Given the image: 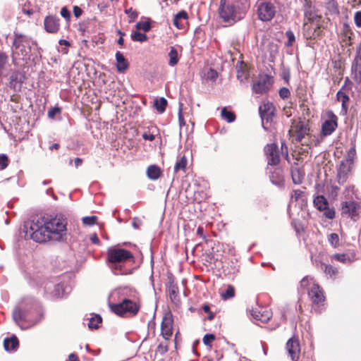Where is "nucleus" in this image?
I'll use <instances>...</instances> for the list:
<instances>
[{
  "mask_svg": "<svg viewBox=\"0 0 361 361\" xmlns=\"http://www.w3.org/2000/svg\"><path fill=\"white\" fill-rule=\"evenodd\" d=\"M67 219L59 214L53 218L35 216L25 221L20 228V235L37 243L49 240L62 242L67 239Z\"/></svg>",
  "mask_w": 361,
  "mask_h": 361,
  "instance_id": "nucleus-1",
  "label": "nucleus"
},
{
  "mask_svg": "<svg viewBox=\"0 0 361 361\" xmlns=\"http://www.w3.org/2000/svg\"><path fill=\"white\" fill-rule=\"evenodd\" d=\"M12 317L15 323L22 329H28L42 320V307L33 298L26 297L13 309Z\"/></svg>",
  "mask_w": 361,
  "mask_h": 361,
  "instance_id": "nucleus-2",
  "label": "nucleus"
},
{
  "mask_svg": "<svg viewBox=\"0 0 361 361\" xmlns=\"http://www.w3.org/2000/svg\"><path fill=\"white\" fill-rule=\"evenodd\" d=\"M106 258V262L109 264V268L114 274L126 275L130 273L124 268L123 264L134 259L130 251L124 248L111 247L107 250Z\"/></svg>",
  "mask_w": 361,
  "mask_h": 361,
  "instance_id": "nucleus-3",
  "label": "nucleus"
},
{
  "mask_svg": "<svg viewBox=\"0 0 361 361\" xmlns=\"http://www.w3.org/2000/svg\"><path fill=\"white\" fill-rule=\"evenodd\" d=\"M34 45H37V43L31 37L17 32H13L12 49L16 51V54L21 56L23 61L30 59L32 47Z\"/></svg>",
  "mask_w": 361,
  "mask_h": 361,
  "instance_id": "nucleus-4",
  "label": "nucleus"
},
{
  "mask_svg": "<svg viewBox=\"0 0 361 361\" xmlns=\"http://www.w3.org/2000/svg\"><path fill=\"white\" fill-rule=\"evenodd\" d=\"M279 5L277 0H257L255 7L258 19L262 22L271 21L279 12Z\"/></svg>",
  "mask_w": 361,
  "mask_h": 361,
  "instance_id": "nucleus-5",
  "label": "nucleus"
},
{
  "mask_svg": "<svg viewBox=\"0 0 361 361\" xmlns=\"http://www.w3.org/2000/svg\"><path fill=\"white\" fill-rule=\"evenodd\" d=\"M218 13L219 18L229 25L240 20L245 16L230 1L220 2Z\"/></svg>",
  "mask_w": 361,
  "mask_h": 361,
  "instance_id": "nucleus-6",
  "label": "nucleus"
},
{
  "mask_svg": "<svg viewBox=\"0 0 361 361\" xmlns=\"http://www.w3.org/2000/svg\"><path fill=\"white\" fill-rule=\"evenodd\" d=\"M109 307L114 313L121 317L126 313H130L135 316L140 310V306L130 299H124L121 302L117 304H110Z\"/></svg>",
  "mask_w": 361,
  "mask_h": 361,
  "instance_id": "nucleus-7",
  "label": "nucleus"
},
{
  "mask_svg": "<svg viewBox=\"0 0 361 361\" xmlns=\"http://www.w3.org/2000/svg\"><path fill=\"white\" fill-rule=\"evenodd\" d=\"M273 78L268 75H260L257 80L252 85V91L256 94L266 93L271 87Z\"/></svg>",
  "mask_w": 361,
  "mask_h": 361,
  "instance_id": "nucleus-8",
  "label": "nucleus"
},
{
  "mask_svg": "<svg viewBox=\"0 0 361 361\" xmlns=\"http://www.w3.org/2000/svg\"><path fill=\"white\" fill-rule=\"evenodd\" d=\"M264 154L269 166H277L280 162L278 145L275 143L267 144L264 147Z\"/></svg>",
  "mask_w": 361,
  "mask_h": 361,
  "instance_id": "nucleus-9",
  "label": "nucleus"
},
{
  "mask_svg": "<svg viewBox=\"0 0 361 361\" xmlns=\"http://www.w3.org/2000/svg\"><path fill=\"white\" fill-rule=\"evenodd\" d=\"M67 288L61 282L49 281L45 284L44 291L54 297L60 298L65 295Z\"/></svg>",
  "mask_w": 361,
  "mask_h": 361,
  "instance_id": "nucleus-10",
  "label": "nucleus"
},
{
  "mask_svg": "<svg viewBox=\"0 0 361 361\" xmlns=\"http://www.w3.org/2000/svg\"><path fill=\"white\" fill-rule=\"evenodd\" d=\"M274 106L270 103L264 104L259 108V112L262 119V125L263 128L266 130H268V128L265 126L264 121H266L267 123L271 122L274 116Z\"/></svg>",
  "mask_w": 361,
  "mask_h": 361,
  "instance_id": "nucleus-11",
  "label": "nucleus"
},
{
  "mask_svg": "<svg viewBox=\"0 0 361 361\" xmlns=\"http://www.w3.org/2000/svg\"><path fill=\"white\" fill-rule=\"evenodd\" d=\"M337 117L332 112L329 119L326 120L322 126V135L323 136L330 135L337 128Z\"/></svg>",
  "mask_w": 361,
  "mask_h": 361,
  "instance_id": "nucleus-12",
  "label": "nucleus"
},
{
  "mask_svg": "<svg viewBox=\"0 0 361 361\" xmlns=\"http://www.w3.org/2000/svg\"><path fill=\"white\" fill-rule=\"evenodd\" d=\"M286 349L293 361H298L300 351L298 340L290 338L286 343Z\"/></svg>",
  "mask_w": 361,
  "mask_h": 361,
  "instance_id": "nucleus-13",
  "label": "nucleus"
},
{
  "mask_svg": "<svg viewBox=\"0 0 361 361\" xmlns=\"http://www.w3.org/2000/svg\"><path fill=\"white\" fill-rule=\"evenodd\" d=\"M45 30L49 33H56L60 27L59 18L55 16H48L44 18Z\"/></svg>",
  "mask_w": 361,
  "mask_h": 361,
  "instance_id": "nucleus-14",
  "label": "nucleus"
},
{
  "mask_svg": "<svg viewBox=\"0 0 361 361\" xmlns=\"http://www.w3.org/2000/svg\"><path fill=\"white\" fill-rule=\"evenodd\" d=\"M308 295L314 305H320L324 301L323 292L318 284H313L308 291Z\"/></svg>",
  "mask_w": 361,
  "mask_h": 361,
  "instance_id": "nucleus-15",
  "label": "nucleus"
},
{
  "mask_svg": "<svg viewBox=\"0 0 361 361\" xmlns=\"http://www.w3.org/2000/svg\"><path fill=\"white\" fill-rule=\"evenodd\" d=\"M269 173V177L271 183L278 187H281L283 185L284 178L283 175V171L280 168H276L274 169H267Z\"/></svg>",
  "mask_w": 361,
  "mask_h": 361,
  "instance_id": "nucleus-16",
  "label": "nucleus"
},
{
  "mask_svg": "<svg viewBox=\"0 0 361 361\" xmlns=\"http://www.w3.org/2000/svg\"><path fill=\"white\" fill-rule=\"evenodd\" d=\"M342 213L351 217L355 216L357 213V204L354 201H345L341 203Z\"/></svg>",
  "mask_w": 361,
  "mask_h": 361,
  "instance_id": "nucleus-17",
  "label": "nucleus"
},
{
  "mask_svg": "<svg viewBox=\"0 0 361 361\" xmlns=\"http://www.w3.org/2000/svg\"><path fill=\"white\" fill-rule=\"evenodd\" d=\"M237 78L240 82L247 80L250 76L247 65L243 61H238L235 66Z\"/></svg>",
  "mask_w": 361,
  "mask_h": 361,
  "instance_id": "nucleus-18",
  "label": "nucleus"
},
{
  "mask_svg": "<svg viewBox=\"0 0 361 361\" xmlns=\"http://www.w3.org/2000/svg\"><path fill=\"white\" fill-rule=\"evenodd\" d=\"M20 73L18 71H13L9 77L8 86L15 92L19 91L21 89V80L20 78Z\"/></svg>",
  "mask_w": 361,
  "mask_h": 361,
  "instance_id": "nucleus-19",
  "label": "nucleus"
},
{
  "mask_svg": "<svg viewBox=\"0 0 361 361\" xmlns=\"http://www.w3.org/2000/svg\"><path fill=\"white\" fill-rule=\"evenodd\" d=\"M161 334L166 340L172 335V320L170 318L164 317L161 325Z\"/></svg>",
  "mask_w": 361,
  "mask_h": 361,
  "instance_id": "nucleus-20",
  "label": "nucleus"
},
{
  "mask_svg": "<svg viewBox=\"0 0 361 361\" xmlns=\"http://www.w3.org/2000/svg\"><path fill=\"white\" fill-rule=\"evenodd\" d=\"M188 18V14L185 11H180L176 13L173 20V24L178 29L184 28L185 23Z\"/></svg>",
  "mask_w": 361,
  "mask_h": 361,
  "instance_id": "nucleus-21",
  "label": "nucleus"
},
{
  "mask_svg": "<svg viewBox=\"0 0 361 361\" xmlns=\"http://www.w3.org/2000/svg\"><path fill=\"white\" fill-rule=\"evenodd\" d=\"M169 298L172 302L177 304L179 302V290L178 286L174 283L173 279H170L168 286Z\"/></svg>",
  "mask_w": 361,
  "mask_h": 361,
  "instance_id": "nucleus-22",
  "label": "nucleus"
},
{
  "mask_svg": "<svg viewBox=\"0 0 361 361\" xmlns=\"http://www.w3.org/2000/svg\"><path fill=\"white\" fill-rule=\"evenodd\" d=\"M290 174L293 183L300 184L302 182L305 172L302 169H300L297 164L291 166Z\"/></svg>",
  "mask_w": 361,
  "mask_h": 361,
  "instance_id": "nucleus-23",
  "label": "nucleus"
},
{
  "mask_svg": "<svg viewBox=\"0 0 361 361\" xmlns=\"http://www.w3.org/2000/svg\"><path fill=\"white\" fill-rule=\"evenodd\" d=\"M116 61V68L118 72H124L129 67L128 60L124 57L121 51H117L115 54Z\"/></svg>",
  "mask_w": 361,
  "mask_h": 361,
  "instance_id": "nucleus-24",
  "label": "nucleus"
},
{
  "mask_svg": "<svg viewBox=\"0 0 361 361\" xmlns=\"http://www.w3.org/2000/svg\"><path fill=\"white\" fill-rule=\"evenodd\" d=\"M251 315L257 320H259L262 322L266 323L267 322L271 317L272 314L270 311L268 310H252L251 312Z\"/></svg>",
  "mask_w": 361,
  "mask_h": 361,
  "instance_id": "nucleus-25",
  "label": "nucleus"
},
{
  "mask_svg": "<svg viewBox=\"0 0 361 361\" xmlns=\"http://www.w3.org/2000/svg\"><path fill=\"white\" fill-rule=\"evenodd\" d=\"M349 168L346 166L344 161L340 164L337 171V179L339 184L343 185L345 183L348 178Z\"/></svg>",
  "mask_w": 361,
  "mask_h": 361,
  "instance_id": "nucleus-26",
  "label": "nucleus"
},
{
  "mask_svg": "<svg viewBox=\"0 0 361 361\" xmlns=\"http://www.w3.org/2000/svg\"><path fill=\"white\" fill-rule=\"evenodd\" d=\"M19 345L18 339L16 336L6 338L4 341V347L6 351L12 352L16 350Z\"/></svg>",
  "mask_w": 361,
  "mask_h": 361,
  "instance_id": "nucleus-27",
  "label": "nucleus"
},
{
  "mask_svg": "<svg viewBox=\"0 0 361 361\" xmlns=\"http://www.w3.org/2000/svg\"><path fill=\"white\" fill-rule=\"evenodd\" d=\"M309 128L303 123L297 125L295 129V141L300 142L306 135H308Z\"/></svg>",
  "mask_w": 361,
  "mask_h": 361,
  "instance_id": "nucleus-28",
  "label": "nucleus"
},
{
  "mask_svg": "<svg viewBox=\"0 0 361 361\" xmlns=\"http://www.w3.org/2000/svg\"><path fill=\"white\" fill-rule=\"evenodd\" d=\"M331 259H336L343 264H348L353 262L355 259V253H343V254H334L331 256Z\"/></svg>",
  "mask_w": 361,
  "mask_h": 361,
  "instance_id": "nucleus-29",
  "label": "nucleus"
},
{
  "mask_svg": "<svg viewBox=\"0 0 361 361\" xmlns=\"http://www.w3.org/2000/svg\"><path fill=\"white\" fill-rule=\"evenodd\" d=\"M314 207L319 211H323L329 206V202L324 195H317L313 200Z\"/></svg>",
  "mask_w": 361,
  "mask_h": 361,
  "instance_id": "nucleus-30",
  "label": "nucleus"
},
{
  "mask_svg": "<svg viewBox=\"0 0 361 361\" xmlns=\"http://www.w3.org/2000/svg\"><path fill=\"white\" fill-rule=\"evenodd\" d=\"M147 177L151 180H157L161 175V169L157 165H150L147 169Z\"/></svg>",
  "mask_w": 361,
  "mask_h": 361,
  "instance_id": "nucleus-31",
  "label": "nucleus"
},
{
  "mask_svg": "<svg viewBox=\"0 0 361 361\" xmlns=\"http://www.w3.org/2000/svg\"><path fill=\"white\" fill-rule=\"evenodd\" d=\"M169 57V66L171 67H173L178 64L179 61L178 52L176 47H171L170 51L168 54Z\"/></svg>",
  "mask_w": 361,
  "mask_h": 361,
  "instance_id": "nucleus-32",
  "label": "nucleus"
},
{
  "mask_svg": "<svg viewBox=\"0 0 361 361\" xmlns=\"http://www.w3.org/2000/svg\"><path fill=\"white\" fill-rule=\"evenodd\" d=\"M230 1L235 6V8L243 12L244 15H245L250 7L249 0H230Z\"/></svg>",
  "mask_w": 361,
  "mask_h": 361,
  "instance_id": "nucleus-33",
  "label": "nucleus"
},
{
  "mask_svg": "<svg viewBox=\"0 0 361 361\" xmlns=\"http://www.w3.org/2000/svg\"><path fill=\"white\" fill-rule=\"evenodd\" d=\"M187 164H188V159H187L186 157L184 155V156L181 157L179 159L177 160V161L174 166V168H173L174 172L178 173L180 171L185 172V169H186Z\"/></svg>",
  "mask_w": 361,
  "mask_h": 361,
  "instance_id": "nucleus-34",
  "label": "nucleus"
},
{
  "mask_svg": "<svg viewBox=\"0 0 361 361\" xmlns=\"http://www.w3.org/2000/svg\"><path fill=\"white\" fill-rule=\"evenodd\" d=\"M321 267L324 270V272L326 275L329 276L331 278H335L338 273V270L337 268L334 267L329 264L322 263Z\"/></svg>",
  "mask_w": 361,
  "mask_h": 361,
  "instance_id": "nucleus-35",
  "label": "nucleus"
},
{
  "mask_svg": "<svg viewBox=\"0 0 361 361\" xmlns=\"http://www.w3.org/2000/svg\"><path fill=\"white\" fill-rule=\"evenodd\" d=\"M102 318L99 314H95L89 319L87 326L90 329H97L99 328V324L102 323Z\"/></svg>",
  "mask_w": 361,
  "mask_h": 361,
  "instance_id": "nucleus-36",
  "label": "nucleus"
},
{
  "mask_svg": "<svg viewBox=\"0 0 361 361\" xmlns=\"http://www.w3.org/2000/svg\"><path fill=\"white\" fill-rule=\"evenodd\" d=\"M130 38L133 41L138 42H144L148 39V37L145 33H142L137 30L132 31Z\"/></svg>",
  "mask_w": 361,
  "mask_h": 361,
  "instance_id": "nucleus-37",
  "label": "nucleus"
},
{
  "mask_svg": "<svg viewBox=\"0 0 361 361\" xmlns=\"http://www.w3.org/2000/svg\"><path fill=\"white\" fill-rule=\"evenodd\" d=\"M152 20L150 18H147V20L145 22L139 21L135 25V28L137 30H142L145 33L149 32L152 28L151 25Z\"/></svg>",
  "mask_w": 361,
  "mask_h": 361,
  "instance_id": "nucleus-38",
  "label": "nucleus"
},
{
  "mask_svg": "<svg viewBox=\"0 0 361 361\" xmlns=\"http://www.w3.org/2000/svg\"><path fill=\"white\" fill-rule=\"evenodd\" d=\"M221 115L222 118L228 123H232L235 120V114L231 111H228L226 107H224L221 109Z\"/></svg>",
  "mask_w": 361,
  "mask_h": 361,
  "instance_id": "nucleus-39",
  "label": "nucleus"
},
{
  "mask_svg": "<svg viewBox=\"0 0 361 361\" xmlns=\"http://www.w3.org/2000/svg\"><path fill=\"white\" fill-rule=\"evenodd\" d=\"M167 100L164 97H160L154 100V107L159 113H163L166 110Z\"/></svg>",
  "mask_w": 361,
  "mask_h": 361,
  "instance_id": "nucleus-40",
  "label": "nucleus"
},
{
  "mask_svg": "<svg viewBox=\"0 0 361 361\" xmlns=\"http://www.w3.org/2000/svg\"><path fill=\"white\" fill-rule=\"evenodd\" d=\"M221 296L224 300H228L235 296V288L233 286L229 285L225 290L222 291Z\"/></svg>",
  "mask_w": 361,
  "mask_h": 361,
  "instance_id": "nucleus-41",
  "label": "nucleus"
},
{
  "mask_svg": "<svg viewBox=\"0 0 361 361\" xmlns=\"http://www.w3.org/2000/svg\"><path fill=\"white\" fill-rule=\"evenodd\" d=\"M305 197V192L300 190H294L291 195V200L295 202L298 200L304 201Z\"/></svg>",
  "mask_w": 361,
  "mask_h": 361,
  "instance_id": "nucleus-42",
  "label": "nucleus"
},
{
  "mask_svg": "<svg viewBox=\"0 0 361 361\" xmlns=\"http://www.w3.org/2000/svg\"><path fill=\"white\" fill-rule=\"evenodd\" d=\"M352 73L361 71V56H357L352 64L351 67Z\"/></svg>",
  "mask_w": 361,
  "mask_h": 361,
  "instance_id": "nucleus-43",
  "label": "nucleus"
},
{
  "mask_svg": "<svg viewBox=\"0 0 361 361\" xmlns=\"http://www.w3.org/2000/svg\"><path fill=\"white\" fill-rule=\"evenodd\" d=\"M328 241L333 247H337L339 245V237L336 233H332L328 236Z\"/></svg>",
  "mask_w": 361,
  "mask_h": 361,
  "instance_id": "nucleus-44",
  "label": "nucleus"
},
{
  "mask_svg": "<svg viewBox=\"0 0 361 361\" xmlns=\"http://www.w3.org/2000/svg\"><path fill=\"white\" fill-rule=\"evenodd\" d=\"M97 217L96 216H85L82 219V224L85 226H92L97 223Z\"/></svg>",
  "mask_w": 361,
  "mask_h": 361,
  "instance_id": "nucleus-45",
  "label": "nucleus"
},
{
  "mask_svg": "<svg viewBox=\"0 0 361 361\" xmlns=\"http://www.w3.org/2000/svg\"><path fill=\"white\" fill-rule=\"evenodd\" d=\"M337 99L342 103V107L345 108V104L349 101V97L344 92L338 91L337 93Z\"/></svg>",
  "mask_w": 361,
  "mask_h": 361,
  "instance_id": "nucleus-46",
  "label": "nucleus"
},
{
  "mask_svg": "<svg viewBox=\"0 0 361 361\" xmlns=\"http://www.w3.org/2000/svg\"><path fill=\"white\" fill-rule=\"evenodd\" d=\"M286 36L288 39L287 42L286 43V47H292L294 42L295 41V37L293 32L290 30H288L286 32Z\"/></svg>",
  "mask_w": 361,
  "mask_h": 361,
  "instance_id": "nucleus-47",
  "label": "nucleus"
},
{
  "mask_svg": "<svg viewBox=\"0 0 361 361\" xmlns=\"http://www.w3.org/2000/svg\"><path fill=\"white\" fill-rule=\"evenodd\" d=\"M125 13L128 15V18H130V23L134 21L138 17V12L133 10V8L126 9Z\"/></svg>",
  "mask_w": 361,
  "mask_h": 361,
  "instance_id": "nucleus-48",
  "label": "nucleus"
},
{
  "mask_svg": "<svg viewBox=\"0 0 361 361\" xmlns=\"http://www.w3.org/2000/svg\"><path fill=\"white\" fill-rule=\"evenodd\" d=\"M324 215L329 219H333L335 217V210L334 208H329V206L326 209L323 210Z\"/></svg>",
  "mask_w": 361,
  "mask_h": 361,
  "instance_id": "nucleus-49",
  "label": "nucleus"
},
{
  "mask_svg": "<svg viewBox=\"0 0 361 361\" xmlns=\"http://www.w3.org/2000/svg\"><path fill=\"white\" fill-rule=\"evenodd\" d=\"M60 113H61V109L59 106H54V107L51 108L48 111L47 114H48V117L49 118L54 119L55 118V116Z\"/></svg>",
  "mask_w": 361,
  "mask_h": 361,
  "instance_id": "nucleus-50",
  "label": "nucleus"
},
{
  "mask_svg": "<svg viewBox=\"0 0 361 361\" xmlns=\"http://www.w3.org/2000/svg\"><path fill=\"white\" fill-rule=\"evenodd\" d=\"M215 339V336L212 334H207L203 337V343L205 345H210L211 343Z\"/></svg>",
  "mask_w": 361,
  "mask_h": 361,
  "instance_id": "nucleus-51",
  "label": "nucleus"
},
{
  "mask_svg": "<svg viewBox=\"0 0 361 361\" xmlns=\"http://www.w3.org/2000/svg\"><path fill=\"white\" fill-rule=\"evenodd\" d=\"M60 14L67 22L70 21L71 12L66 6L61 8Z\"/></svg>",
  "mask_w": 361,
  "mask_h": 361,
  "instance_id": "nucleus-52",
  "label": "nucleus"
},
{
  "mask_svg": "<svg viewBox=\"0 0 361 361\" xmlns=\"http://www.w3.org/2000/svg\"><path fill=\"white\" fill-rule=\"evenodd\" d=\"M8 157L6 154H0V169L1 170L6 168V166H8Z\"/></svg>",
  "mask_w": 361,
  "mask_h": 361,
  "instance_id": "nucleus-53",
  "label": "nucleus"
},
{
  "mask_svg": "<svg viewBox=\"0 0 361 361\" xmlns=\"http://www.w3.org/2000/svg\"><path fill=\"white\" fill-rule=\"evenodd\" d=\"M183 104L182 103L179 104V108H178V122L179 126L180 127L185 125V122L183 116L182 110H183Z\"/></svg>",
  "mask_w": 361,
  "mask_h": 361,
  "instance_id": "nucleus-54",
  "label": "nucleus"
},
{
  "mask_svg": "<svg viewBox=\"0 0 361 361\" xmlns=\"http://www.w3.org/2000/svg\"><path fill=\"white\" fill-rule=\"evenodd\" d=\"M279 96L282 99H286L290 95V92L287 87H281L279 92Z\"/></svg>",
  "mask_w": 361,
  "mask_h": 361,
  "instance_id": "nucleus-55",
  "label": "nucleus"
},
{
  "mask_svg": "<svg viewBox=\"0 0 361 361\" xmlns=\"http://www.w3.org/2000/svg\"><path fill=\"white\" fill-rule=\"evenodd\" d=\"M218 77V73L213 68H209L207 73V78L211 80H216Z\"/></svg>",
  "mask_w": 361,
  "mask_h": 361,
  "instance_id": "nucleus-56",
  "label": "nucleus"
},
{
  "mask_svg": "<svg viewBox=\"0 0 361 361\" xmlns=\"http://www.w3.org/2000/svg\"><path fill=\"white\" fill-rule=\"evenodd\" d=\"M168 351V346L163 345L162 343L159 344L157 348L156 352L161 355H164Z\"/></svg>",
  "mask_w": 361,
  "mask_h": 361,
  "instance_id": "nucleus-57",
  "label": "nucleus"
},
{
  "mask_svg": "<svg viewBox=\"0 0 361 361\" xmlns=\"http://www.w3.org/2000/svg\"><path fill=\"white\" fill-rule=\"evenodd\" d=\"M355 23L357 27H361V11H357L354 16Z\"/></svg>",
  "mask_w": 361,
  "mask_h": 361,
  "instance_id": "nucleus-58",
  "label": "nucleus"
},
{
  "mask_svg": "<svg viewBox=\"0 0 361 361\" xmlns=\"http://www.w3.org/2000/svg\"><path fill=\"white\" fill-rule=\"evenodd\" d=\"M142 138L145 140L153 141L155 139V136L153 133L147 131L142 134Z\"/></svg>",
  "mask_w": 361,
  "mask_h": 361,
  "instance_id": "nucleus-59",
  "label": "nucleus"
},
{
  "mask_svg": "<svg viewBox=\"0 0 361 361\" xmlns=\"http://www.w3.org/2000/svg\"><path fill=\"white\" fill-rule=\"evenodd\" d=\"M142 222L141 219L137 217H134L132 221V226L135 229H138L141 226Z\"/></svg>",
  "mask_w": 361,
  "mask_h": 361,
  "instance_id": "nucleus-60",
  "label": "nucleus"
},
{
  "mask_svg": "<svg viewBox=\"0 0 361 361\" xmlns=\"http://www.w3.org/2000/svg\"><path fill=\"white\" fill-rule=\"evenodd\" d=\"M82 10L78 6H73V14L75 18H79L82 14Z\"/></svg>",
  "mask_w": 361,
  "mask_h": 361,
  "instance_id": "nucleus-61",
  "label": "nucleus"
},
{
  "mask_svg": "<svg viewBox=\"0 0 361 361\" xmlns=\"http://www.w3.org/2000/svg\"><path fill=\"white\" fill-rule=\"evenodd\" d=\"M352 75L357 83H361V71L352 73Z\"/></svg>",
  "mask_w": 361,
  "mask_h": 361,
  "instance_id": "nucleus-62",
  "label": "nucleus"
},
{
  "mask_svg": "<svg viewBox=\"0 0 361 361\" xmlns=\"http://www.w3.org/2000/svg\"><path fill=\"white\" fill-rule=\"evenodd\" d=\"M90 240H91L92 243L94 244H99L100 242L99 239L96 233H93L91 235Z\"/></svg>",
  "mask_w": 361,
  "mask_h": 361,
  "instance_id": "nucleus-63",
  "label": "nucleus"
},
{
  "mask_svg": "<svg viewBox=\"0 0 361 361\" xmlns=\"http://www.w3.org/2000/svg\"><path fill=\"white\" fill-rule=\"evenodd\" d=\"M309 283V278L308 276H305L301 281H300V286L302 287H306L307 286Z\"/></svg>",
  "mask_w": 361,
  "mask_h": 361,
  "instance_id": "nucleus-64",
  "label": "nucleus"
}]
</instances>
